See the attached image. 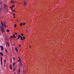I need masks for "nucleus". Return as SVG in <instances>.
<instances>
[{
  "mask_svg": "<svg viewBox=\"0 0 74 74\" xmlns=\"http://www.w3.org/2000/svg\"><path fill=\"white\" fill-rule=\"evenodd\" d=\"M10 37L11 38H13V36H11Z\"/></svg>",
  "mask_w": 74,
  "mask_h": 74,
  "instance_id": "obj_29",
  "label": "nucleus"
},
{
  "mask_svg": "<svg viewBox=\"0 0 74 74\" xmlns=\"http://www.w3.org/2000/svg\"><path fill=\"white\" fill-rule=\"evenodd\" d=\"M20 66L21 67H22V64L20 63Z\"/></svg>",
  "mask_w": 74,
  "mask_h": 74,
  "instance_id": "obj_24",
  "label": "nucleus"
},
{
  "mask_svg": "<svg viewBox=\"0 0 74 74\" xmlns=\"http://www.w3.org/2000/svg\"><path fill=\"white\" fill-rule=\"evenodd\" d=\"M9 67L10 68V70H12V66L10 65Z\"/></svg>",
  "mask_w": 74,
  "mask_h": 74,
  "instance_id": "obj_11",
  "label": "nucleus"
},
{
  "mask_svg": "<svg viewBox=\"0 0 74 74\" xmlns=\"http://www.w3.org/2000/svg\"><path fill=\"white\" fill-rule=\"evenodd\" d=\"M15 34L16 35H17V33H16V32L15 33Z\"/></svg>",
  "mask_w": 74,
  "mask_h": 74,
  "instance_id": "obj_36",
  "label": "nucleus"
},
{
  "mask_svg": "<svg viewBox=\"0 0 74 74\" xmlns=\"http://www.w3.org/2000/svg\"><path fill=\"white\" fill-rule=\"evenodd\" d=\"M15 57H13V59L14 60H15Z\"/></svg>",
  "mask_w": 74,
  "mask_h": 74,
  "instance_id": "obj_37",
  "label": "nucleus"
},
{
  "mask_svg": "<svg viewBox=\"0 0 74 74\" xmlns=\"http://www.w3.org/2000/svg\"><path fill=\"white\" fill-rule=\"evenodd\" d=\"M16 41H17V40H19V39H18V38H16Z\"/></svg>",
  "mask_w": 74,
  "mask_h": 74,
  "instance_id": "obj_35",
  "label": "nucleus"
},
{
  "mask_svg": "<svg viewBox=\"0 0 74 74\" xmlns=\"http://www.w3.org/2000/svg\"><path fill=\"white\" fill-rule=\"evenodd\" d=\"M15 37V38H16V37Z\"/></svg>",
  "mask_w": 74,
  "mask_h": 74,
  "instance_id": "obj_44",
  "label": "nucleus"
},
{
  "mask_svg": "<svg viewBox=\"0 0 74 74\" xmlns=\"http://www.w3.org/2000/svg\"><path fill=\"white\" fill-rule=\"evenodd\" d=\"M30 48H31V46L29 47Z\"/></svg>",
  "mask_w": 74,
  "mask_h": 74,
  "instance_id": "obj_46",
  "label": "nucleus"
},
{
  "mask_svg": "<svg viewBox=\"0 0 74 74\" xmlns=\"http://www.w3.org/2000/svg\"><path fill=\"white\" fill-rule=\"evenodd\" d=\"M14 27H16V24H15L14 25Z\"/></svg>",
  "mask_w": 74,
  "mask_h": 74,
  "instance_id": "obj_13",
  "label": "nucleus"
},
{
  "mask_svg": "<svg viewBox=\"0 0 74 74\" xmlns=\"http://www.w3.org/2000/svg\"><path fill=\"white\" fill-rule=\"evenodd\" d=\"M23 25V23H20V25L21 26H22V25Z\"/></svg>",
  "mask_w": 74,
  "mask_h": 74,
  "instance_id": "obj_23",
  "label": "nucleus"
},
{
  "mask_svg": "<svg viewBox=\"0 0 74 74\" xmlns=\"http://www.w3.org/2000/svg\"><path fill=\"white\" fill-rule=\"evenodd\" d=\"M11 3H13V4H14V3H15V2L14 1L11 0Z\"/></svg>",
  "mask_w": 74,
  "mask_h": 74,
  "instance_id": "obj_5",
  "label": "nucleus"
},
{
  "mask_svg": "<svg viewBox=\"0 0 74 74\" xmlns=\"http://www.w3.org/2000/svg\"><path fill=\"white\" fill-rule=\"evenodd\" d=\"M0 11H2V8H0Z\"/></svg>",
  "mask_w": 74,
  "mask_h": 74,
  "instance_id": "obj_15",
  "label": "nucleus"
},
{
  "mask_svg": "<svg viewBox=\"0 0 74 74\" xmlns=\"http://www.w3.org/2000/svg\"><path fill=\"white\" fill-rule=\"evenodd\" d=\"M8 44V46H10V45H9V44Z\"/></svg>",
  "mask_w": 74,
  "mask_h": 74,
  "instance_id": "obj_43",
  "label": "nucleus"
},
{
  "mask_svg": "<svg viewBox=\"0 0 74 74\" xmlns=\"http://www.w3.org/2000/svg\"><path fill=\"white\" fill-rule=\"evenodd\" d=\"M15 69H16L15 66L13 68V71H15Z\"/></svg>",
  "mask_w": 74,
  "mask_h": 74,
  "instance_id": "obj_12",
  "label": "nucleus"
},
{
  "mask_svg": "<svg viewBox=\"0 0 74 74\" xmlns=\"http://www.w3.org/2000/svg\"><path fill=\"white\" fill-rule=\"evenodd\" d=\"M23 25H25V23H23Z\"/></svg>",
  "mask_w": 74,
  "mask_h": 74,
  "instance_id": "obj_30",
  "label": "nucleus"
},
{
  "mask_svg": "<svg viewBox=\"0 0 74 74\" xmlns=\"http://www.w3.org/2000/svg\"><path fill=\"white\" fill-rule=\"evenodd\" d=\"M28 30H27V32H28Z\"/></svg>",
  "mask_w": 74,
  "mask_h": 74,
  "instance_id": "obj_40",
  "label": "nucleus"
},
{
  "mask_svg": "<svg viewBox=\"0 0 74 74\" xmlns=\"http://www.w3.org/2000/svg\"><path fill=\"white\" fill-rule=\"evenodd\" d=\"M25 36H23V39H25Z\"/></svg>",
  "mask_w": 74,
  "mask_h": 74,
  "instance_id": "obj_14",
  "label": "nucleus"
},
{
  "mask_svg": "<svg viewBox=\"0 0 74 74\" xmlns=\"http://www.w3.org/2000/svg\"><path fill=\"white\" fill-rule=\"evenodd\" d=\"M3 7L4 9H5L7 7V5H6L5 4H4L3 5Z\"/></svg>",
  "mask_w": 74,
  "mask_h": 74,
  "instance_id": "obj_2",
  "label": "nucleus"
},
{
  "mask_svg": "<svg viewBox=\"0 0 74 74\" xmlns=\"http://www.w3.org/2000/svg\"><path fill=\"white\" fill-rule=\"evenodd\" d=\"M6 23L4 22V21H3V22H2V21H1V25H2L0 26V29H1V31L2 33H4V32H5V31L4 30V29L3 28H4V25H5Z\"/></svg>",
  "mask_w": 74,
  "mask_h": 74,
  "instance_id": "obj_1",
  "label": "nucleus"
},
{
  "mask_svg": "<svg viewBox=\"0 0 74 74\" xmlns=\"http://www.w3.org/2000/svg\"><path fill=\"white\" fill-rule=\"evenodd\" d=\"M16 74H18V73H17Z\"/></svg>",
  "mask_w": 74,
  "mask_h": 74,
  "instance_id": "obj_47",
  "label": "nucleus"
},
{
  "mask_svg": "<svg viewBox=\"0 0 74 74\" xmlns=\"http://www.w3.org/2000/svg\"><path fill=\"white\" fill-rule=\"evenodd\" d=\"M12 7H15V5H12Z\"/></svg>",
  "mask_w": 74,
  "mask_h": 74,
  "instance_id": "obj_31",
  "label": "nucleus"
},
{
  "mask_svg": "<svg viewBox=\"0 0 74 74\" xmlns=\"http://www.w3.org/2000/svg\"><path fill=\"white\" fill-rule=\"evenodd\" d=\"M7 32H10V30H8V29H7Z\"/></svg>",
  "mask_w": 74,
  "mask_h": 74,
  "instance_id": "obj_22",
  "label": "nucleus"
},
{
  "mask_svg": "<svg viewBox=\"0 0 74 74\" xmlns=\"http://www.w3.org/2000/svg\"><path fill=\"white\" fill-rule=\"evenodd\" d=\"M10 42H11V39H10Z\"/></svg>",
  "mask_w": 74,
  "mask_h": 74,
  "instance_id": "obj_38",
  "label": "nucleus"
},
{
  "mask_svg": "<svg viewBox=\"0 0 74 74\" xmlns=\"http://www.w3.org/2000/svg\"><path fill=\"white\" fill-rule=\"evenodd\" d=\"M5 51L6 53H7V49H5Z\"/></svg>",
  "mask_w": 74,
  "mask_h": 74,
  "instance_id": "obj_20",
  "label": "nucleus"
},
{
  "mask_svg": "<svg viewBox=\"0 0 74 74\" xmlns=\"http://www.w3.org/2000/svg\"><path fill=\"white\" fill-rule=\"evenodd\" d=\"M6 62V60H5L4 61V63H5V62Z\"/></svg>",
  "mask_w": 74,
  "mask_h": 74,
  "instance_id": "obj_32",
  "label": "nucleus"
},
{
  "mask_svg": "<svg viewBox=\"0 0 74 74\" xmlns=\"http://www.w3.org/2000/svg\"><path fill=\"white\" fill-rule=\"evenodd\" d=\"M20 37H21V35H18V37L17 38V39H19V38H20Z\"/></svg>",
  "mask_w": 74,
  "mask_h": 74,
  "instance_id": "obj_10",
  "label": "nucleus"
},
{
  "mask_svg": "<svg viewBox=\"0 0 74 74\" xmlns=\"http://www.w3.org/2000/svg\"><path fill=\"white\" fill-rule=\"evenodd\" d=\"M10 9H13V8H12V7L11 6H10Z\"/></svg>",
  "mask_w": 74,
  "mask_h": 74,
  "instance_id": "obj_18",
  "label": "nucleus"
},
{
  "mask_svg": "<svg viewBox=\"0 0 74 74\" xmlns=\"http://www.w3.org/2000/svg\"><path fill=\"white\" fill-rule=\"evenodd\" d=\"M15 15V13L12 14V15H13V16H14Z\"/></svg>",
  "mask_w": 74,
  "mask_h": 74,
  "instance_id": "obj_28",
  "label": "nucleus"
},
{
  "mask_svg": "<svg viewBox=\"0 0 74 74\" xmlns=\"http://www.w3.org/2000/svg\"><path fill=\"white\" fill-rule=\"evenodd\" d=\"M21 44H20V45H19V47H21Z\"/></svg>",
  "mask_w": 74,
  "mask_h": 74,
  "instance_id": "obj_33",
  "label": "nucleus"
},
{
  "mask_svg": "<svg viewBox=\"0 0 74 74\" xmlns=\"http://www.w3.org/2000/svg\"><path fill=\"white\" fill-rule=\"evenodd\" d=\"M15 63H13V67L15 65Z\"/></svg>",
  "mask_w": 74,
  "mask_h": 74,
  "instance_id": "obj_21",
  "label": "nucleus"
},
{
  "mask_svg": "<svg viewBox=\"0 0 74 74\" xmlns=\"http://www.w3.org/2000/svg\"><path fill=\"white\" fill-rule=\"evenodd\" d=\"M0 47L1 48V50L3 51V50H4V47H3V46H0Z\"/></svg>",
  "mask_w": 74,
  "mask_h": 74,
  "instance_id": "obj_3",
  "label": "nucleus"
},
{
  "mask_svg": "<svg viewBox=\"0 0 74 74\" xmlns=\"http://www.w3.org/2000/svg\"><path fill=\"white\" fill-rule=\"evenodd\" d=\"M15 18V16H14L13 17V18Z\"/></svg>",
  "mask_w": 74,
  "mask_h": 74,
  "instance_id": "obj_39",
  "label": "nucleus"
},
{
  "mask_svg": "<svg viewBox=\"0 0 74 74\" xmlns=\"http://www.w3.org/2000/svg\"><path fill=\"white\" fill-rule=\"evenodd\" d=\"M18 58L19 60H18V62H21V58H20V57H18Z\"/></svg>",
  "mask_w": 74,
  "mask_h": 74,
  "instance_id": "obj_4",
  "label": "nucleus"
},
{
  "mask_svg": "<svg viewBox=\"0 0 74 74\" xmlns=\"http://www.w3.org/2000/svg\"><path fill=\"white\" fill-rule=\"evenodd\" d=\"M20 73V70H19V69L18 70V73Z\"/></svg>",
  "mask_w": 74,
  "mask_h": 74,
  "instance_id": "obj_25",
  "label": "nucleus"
},
{
  "mask_svg": "<svg viewBox=\"0 0 74 74\" xmlns=\"http://www.w3.org/2000/svg\"><path fill=\"white\" fill-rule=\"evenodd\" d=\"M15 49L16 51L17 52H18V49H17V48H15Z\"/></svg>",
  "mask_w": 74,
  "mask_h": 74,
  "instance_id": "obj_9",
  "label": "nucleus"
},
{
  "mask_svg": "<svg viewBox=\"0 0 74 74\" xmlns=\"http://www.w3.org/2000/svg\"><path fill=\"white\" fill-rule=\"evenodd\" d=\"M21 36H23V34H21Z\"/></svg>",
  "mask_w": 74,
  "mask_h": 74,
  "instance_id": "obj_27",
  "label": "nucleus"
},
{
  "mask_svg": "<svg viewBox=\"0 0 74 74\" xmlns=\"http://www.w3.org/2000/svg\"><path fill=\"white\" fill-rule=\"evenodd\" d=\"M14 74H16V73L15 72L14 73Z\"/></svg>",
  "mask_w": 74,
  "mask_h": 74,
  "instance_id": "obj_45",
  "label": "nucleus"
},
{
  "mask_svg": "<svg viewBox=\"0 0 74 74\" xmlns=\"http://www.w3.org/2000/svg\"><path fill=\"white\" fill-rule=\"evenodd\" d=\"M0 55H1L2 56H4V54H3L2 52L0 53Z\"/></svg>",
  "mask_w": 74,
  "mask_h": 74,
  "instance_id": "obj_7",
  "label": "nucleus"
},
{
  "mask_svg": "<svg viewBox=\"0 0 74 74\" xmlns=\"http://www.w3.org/2000/svg\"><path fill=\"white\" fill-rule=\"evenodd\" d=\"M4 25V27H7V25Z\"/></svg>",
  "mask_w": 74,
  "mask_h": 74,
  "instance_id": "obj_16",
  "label": "nucleus"
},
{
  "mask_svg": "<svg viewBox=\"0 0 74 74\" xmlns=\"http://www.w3.org/2000/svg\"><path fill=\"white\" fill-rule=\"evenodd\" d=\"M7 44H8L9 43H8V42H7Z\"/></svg>",
  "mask_w": 74,
  "mask_h": 74,
  "instance_id": "obj_41",
  "label": "nucleus"
},
{
  "mask_svg": "<svg viewBox=\"0 0 74 74\" xmlns=\"http://www.w3.org/2000/svg\"><path fill=\"white\" fill-rule=\"evenodd\" d=\"M20 39L21 40H23V37H22V36H20Z\"/></svg>",
  "mask_w": 74,
  "mask_h": 74,
  "instance_id": "obj_6",
  "label": "nucleus"
},
{
  "mask_svg": "<svg viewBox=\"0 0 74 74\" xmlns=\"http://www.w3.org/2000/svg\"><path fill=\"white\" fill-rule=\"evenodd\" d=\"M10 62H11H11H12V59H10Z\"/></svg>",
  "mask_w": 74,
  "mask_h": 74,
  "instance_id": "obj_34",
  "label": "nucleus"
},
{
  "mask_svg": "<svg viewBox=\"0 0 74 74\" xmlns=\"http://www.w3.org/2000/svg\"><path fill=\"white\" fill-rule=\"evenodd\" d=\"M15 36L14 35H13V37L14 38V37H15Z\"/></svg>",
  "mask_w": 74,
  "mask_h": 74,
  "instance_id": "obj_26",
  "label": "nucleus"
},
{
  "mask_svg": "<svg viewBox=\"0 0 74 74\" xmlns=\"http://www.w3.org/2000/svg\"><path fill=\"white\" fill-rule=\"evenodd\" d=\"M24 4L25 5H26V2H24Z\"/></svg>",
  "mask_w": 74,
  "mask_h": 74,
  "instance_id": "obj_19",
  "label": "nucleus"
},
{
  "mask_svg": "<svg viewBox=\"0 0 74 74\" xmlns=\"http://www.w3.org/2000/svg\"><path fill=\"white\" fill-rule=\"evenodd\" d=\"M3 67H5V65H3Z\"/></svg>",
  "mask_w": 74,
  "mask_h": 74,
  "instance_id": "obj_42",
  "label": "nucleus"
},
{
  "mask_svg": "<svg viewBox=\"0 0 74 74\" xmlns=\"http://www.w3.org/2000/svg\"><path fill=\"white\" fill-rule=\"evenodd\" d=\"M1 63H3V61H2V57L1 56Z\"/></svg>",
  "mask_w": 74,
  "mask_h": 74,
  "instance_id": "obj_8",
  "label": "nucleus"
},
{
  "mask_svg": "<svg viewBox=\"0 0 74 74\" xmlns=\"http://www.w3.org/2000/svg\"><path fill=\"white\" fill-rule=\"evenodd\" d=\"M12 11L13 12H15V10H13V9H12Z\"/></svg>",
  "mask_w": 74,
  "mask_h": 74,
  "instance_id": "obj_17",
  "label": "nucleus"
}]
</instances>
